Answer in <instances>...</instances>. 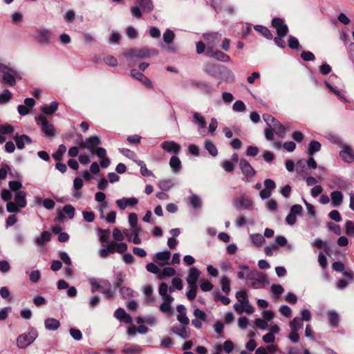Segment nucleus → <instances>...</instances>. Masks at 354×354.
<instances>
[{"label": "nucleus", "mask_w": 354, "mask_h": 354, "mask_svg": "<svg viewBox=\"0 0 354 354\" xmlns=\"http://www.w3.org/2000/svg\"><path fill=\"white\" fill-rule=\"evenodd\" d=\"M207 56L209 57L215 58L217 60H219L221 62L230 61V57L227 54H225L220 50H213L209 54H208Z\"/></svg>", "instance_id": "nucleus-32"}, {"label": "nucleus", "mask_w": 354, "mask_h": 354, "mask_svg": "<svg viewBox=\"0 0 354 354\" xmlns=\"http://www.w3.org/2000/svg\"><path fill=\"white\" fill-rule=\"evenodd\" d=\"M125 234L124 231L121 232L118 228L115 227L113 230V237L116 241H122L124 239Z\"/></svg>", "instance_id": "nucleus-54"}, {"label": "nucleus", "mask_w": 354, "mask_h": 354, "mask_svg": "<svg viewBox=\"0 0 354 354\" xmlns=\"http://www.w3.org/2000/svg\"><path fill=\"white\" fill-rule=\"evenodd\" d=\"M140 351V347L138 345H125L122 349V353L125 354H138Z\"/></svg>", "instance_id": "nucleus-36"}, {"label": "nucleus", "mask_w": 354, "mask_h": 354, "mask_svg": "<svg viewBox=\"0 0 354 354\" xmlns=\"http://www.w3.org/2000/svg\"><path fill=\"white\" fill-rule=\"evenodd\" d=\"M239 269L240 270L237 273L238 278L239 279H246L248 281L252 275V273L254 271V269L250 270L248 266H239Z\"/></svg>", "instance_id": "nucleus-27"}, {"label": "nucleus", "mask_w": 354, "mask_h": 354, "mask_svg": "<svg viewBox=\"0 0 354 354\" xmlns=\"http://www.w3.org/2000/svg\"><path fill=\"white\" fill-rule=\"evenodd\" d=\"M51 238V234L48 231H44L41 236L35 239V243L38 245L42 246L45 245L47 242L50 241Z\"/></svg>", "instance_id": "nucleus-34"}, {"label": "nucleus", "mask_w": 354, "mask_h": 354, "mask_svg": "<svg viewBox=\"0 0 354 354\" xmlns=\"http://www.w3.org/2000/svg\"><path fill=\"white\" fill-rule=\"evenodd\" d=\"M100 144L101 141L97 136H91L86 138L84 142L80 143V147L86 148L92 152L93 149H95V147L99 146Z\"/></svg>", "instance_id": "nucleus-16"}, {"label": "nucleus", "mask_w": 354, "mask_h": 354, "mask_svg": "<svg viewBox=\"0 0 354 354\" xmlns=\"http://www.w3.org/2000/svg\"><path fill=\"white\" fill-rule=\"evenodd\" d=\"M140 232V227H133L131 229L124 230V234H125L127 240L132 241L135 244H140L142 243V240L139 236Z\"/></svg>", "instance_id": "nucleus-13"}, {"label": "nucleus", "mask_w": 354, "mask_h": 354, "mask_svg": "<svg viewBox=\"0 0 354 354\" xmlns=\"http://www.w3.org/2000/svg\"><path fill=\"white\" fill-rule=\"evenodd\" d=\"M205 148L212 156H216L218 154L217 149L215 145L210 140H206L205 141Z\"/></svg>", "instance_id": "nucleus-40"}, {"label": "nucleus", "mask_w": 354, "mask_h": 354, "mask_svg": "<svg viewBox=\"0 0 354 354\" xmlns=\"http://www.w3.org/2000/svg\"><path fill=\"white\" fill-rule=\"evenodd\" d=\"M58 109V103L55 101L52 102L48 106H42L41 110L43 113L50 115Z\"/></svg>", "instance_id": "nucleus-35"}, {"label": "nucleus", "mask_w": 354, "mask_h": 354, "mask_svg": "<svg viewBox=\"0 0 354 354\" xmlns=\"http://www.w3.org/2000/svg\"><path fill=\"white\" fill-rule=\"evenodd\" d=\"M160 295L162 298H165L166 297H171V295L167 294L168 292V285L166 283H160L158 290Z\"/></svg>", "instance_id": "nucleus-58"}, {"label": "nucleus", "mask_w": 354, "mask_h": 354, "mask_svg": "<svg viewBox=\"0 0 354 354\" xmlns=\"http://www.w3.org/2000/svg\"><path fill=\"white\" fill-rule=\"evenodd\" d=\"M254 30L259 32L264 37L270 39L272 38V34L270 30H268L266 27L263 26H254Z\"/></svg>", "instance_id": "nucleus-39"}, {"label": "nucleus", "mask_w": 354, "mask_h": 354, "mask_svg": "<svg viewBox=\"0 0 354 354\" xmlns=\"http://www.w3.org/2000/svg\"><path fill=\"white\" fill-rule=\"evenodd\" d=\"M324 84L332 93H333L335 95H337L340 100H342V102H344L345 103L348 102V101L345 95L344 91L337 88L335 86H332L329 82H328L326 81L324 82Z\"/></svg>", "instance_id": "nucleus-23"}, {"label": "nucleus", "mask_w": 354, "mask_h": 354, "mask_svg": "<svg viewBox=\"0 0 354 354\" xmlns=\"http://www.w3.org/2000/svg\"><path fill=\"white\" fill-rule=\"evenodd\" d=\"M59 257L60 259L65 263L66 265L70 266L72 263L71 259L68 254L64 251H61L59 253Z\"/></svg>", "instance_id": "nucleus-62"}, {"label": "nucleus", "mask_w": 354, "mask_h": 354, "mask_svg": "<svg viewBox=\"0 0 354 354\" xmlns=\"http://www.w3.org/2000/svg\"><path fill=\"white\" fill-rule=\"evenodd\" d=\"M233 205L238 210L242 209H251L252 208V201L248 196L242 194L233 199Z\"/></svg>", "instance_id": "nucleus-11"}, {"label": "nucleus", "mask_w": 354, "mask_h": 354, "mask_svg": "<svg viewBox=\"0 0 354 354\" xmlns=\"http://www.w3.org/2000/svg\"><path fill=\"white\" fill-rule=\"evenodd\" d=\"M239 167L244 176L243 179L245 181H250L255 176V170L246 160L241 159L239 162Z\"/></svg>", "instance_id": "nucleus-12"}, {"label": "nucleus", "mask_w": 354, "mask_h": 354, "mask_svg": "<svg viewBox=\"0 0 354 354\" xmlns=\"http://www.w3.org/2000/svg\"><path fill=\"white\" fill-rule=\"evenodd\" d=\"M172 332L183 339H187L189 337L190 333L187 326H176L171 329Z\"/></svg>", "instance_id": "nucleus-26"}, {"label": "nucleus", "mask_w": 354, "mask_h": 354, "mask_svg": "<svg viewBox=\"0 0 354 354\" xmlns=\"http://www.w3.org/2000/svg\"><path fill=\"white\" fill-rule=\"evenodd\" d=\"M53 32L47 28H40L36 30L35 39L42 46H48L52 41Z\"/></svg>", "instance_id": "nucleus-7"}, {"label": "nucleus", "mask_w": 354, "mask_h": 354, "mask_svg": "<svg viewBox=\"0 0 354 354\" xmlns=\"http://www.w3.org/2000/svg\"><path fill=\"white\" fill-rule=\"evenodd\" d=\"M66 151V147L64 145H60L58 147L57 151L53 154V158L55 160H61L63 158L64 153Z\"/></svg>", "instance_id": "nucleus-47"}, {"label": "nucleus", "mask_w": 354, "mask_h": 354, "mask_svg": "<svg viewBox=\"0 0 354 354\" xmlns=\"http://www.w3.org/2000/svg\"><path fill=\"white\" fill-rule=\"evenodd\" d=\"M324 84L332 93H333L335 95H337L340 100H342V102H344L345 103L348 102V101L345 95L344 91L337 88L335 86H332L329 82H328L326 81L324 82Z\"/></svg>", "instance_id": "nucleus-24"}, {"label": "nucleus", "mask_w": 354, "mask_h": 354, "mask_svg": "<svg viewBox=\"0 0 354 354\" xmlns=\"http://www.w3.org/2000/svg\"><path fill=\"white\" fill-rule=\"evenodd\" d=\"M175 35L174 32L169 29H167L165 33L163 34V40L168 45L166 46H162L169 53H175L176 51V46H171V44L174 39Z\"/></svg>", "instance_id": "nucleus-15"}, {"label": "nucleus", "mask_w": 354, "mask_h": 354, "mask_svg": "<svg viewBox=\"0 0 354 354\" xmlns=\"http://www.w3.org/2000/svg\"><path fill=\"white\" fill-rule=\"evenodd\" d=\"M236 298L241 304L247 303L248 301V295L245 290H240L236 293Z\"/></svg>", "instance_id": "nucleus-52"}, {"label": "nucleus", "mask_w": 354, "mask_h": 354, "mask_svg": "<svg viewBox=\"0 0 354 354\" xmlns=\"http://www.w3.org/2000/svg\"><path fill=\"white\" fill-rule=\"evenodd\" d=\"M37 331L34 328H31L27 333L18 336L17 345L19 348H25L30 346L37 339Z\"/></svg>", "instance_id": "nucleus-3"}, {"label": "nucleus", "mask_w": 354, "mask_h": 354, "mask_svg": "<svg viewBox=\"0 0 354 354\" xmlns=\"http://www.w3.org/2000/svg\"><path fill=\"white\" fill-rule=\"evenodd\" d=\"M203 38L206 43V55H207L211 52L216 50V46L220 42L221 35L218 32H211L204 34Z\"/></svg>", "instance_id": "nucleus-5"}, {"label": "nucleus", "mask_w": 354, "mask_h": 354, "mask_svg": "<svg viewBox=\"0 0 354 354\" xmlns=\"http://www.w3.org/2000/svg\"><path fill=\"white\" fill-rule=\"evenodd\" d=\"M303 325V321L299 317H295L289 324L291 330L295 331H299Z\"/></svg>", "instance_id": "nucleus-41"}, {"label": "nucleus", "mask_w": 354, "mask_h": 354, "mask_svg": "<svg viewBox=\"0 0 354 354\" xmlns=\"http://www.w3.org/2000/svg\"><path fill=\"white\" fill-rule=\"evenodd\" d=\"M135 162L140 167V173L144 176H148L150 175V171L146 167L145 162L142 160H135Z\"/></svg>", "instance_id": "nucleus-59"}, {"label": "nucleus", "mask_w": 354, "mask_h": 354, "mask_svg": "<svg viewBox=\"0 0 354 354\" xmlns=\"http://www.w3.org/2000/svg\"><path fill=\"white\" fill-rule=\"evenodd\" d=\"M45 328L48 330H56L60 326L59 322L54 318H48L44 322Z\"/></svg>", "instance_id": "nucleus-33"}, {"label": "nucleus", "mask_w": 354, "mask_h": 354, "mask_svg": "<svg viewBox=\"0 0 354 354\" xmlns=\"http://www.w3.org/2000/svg\"><path fill=\"white\" fill-rule=\"evenodd\" d=\"M199 277V270L195 267L191 268L189 271V274L187 277V282L188 283V286L197 287V281Z\"/></svg>", "instance_id": "nucleus-17"}, {"label": "nucleus", "mask_w": 354, "mask_h": 354, "mask_svg": "<svg viewBox=\"0 0 354 354\" xmlns=\"http://www.w3.org/2000/svg\"><path fill=\"white\" fill-rule=\"evenodd\" d=\"M109 230L99 229L98 233L100 236V241L102 243H107L109 241L108 234H109Z\"/></svg>", "instance_id": "nucleus-57"}, {"label": "nucleus", "mask_w": 354, "mask_h": 354, "mask_svg": "<svg viewBox=\"0 0 354 354\" xmlns=\"http://www.w3.org/2000/svg\"><path fill=\"white\" fill-rule=\"evenodd\" d=\"M117 205L121 209H124L128 206H135L138 204V201L136 198H122L115 201Z\"/></svg>", "instance_id": "nucleus-19"}, {"label": "nucleus", "mask_w": 354, "mask_h": 354, "mask_svg": "<svg viewBox=\"0 0 354 354\" xmlns=\"http://www.w3.org/2000/svg\"><path fill=\"white\" fill-rule=\"evenodd\" d=\"M333 183L334 184V185H330L329 187L330 189H334V188H338V189H344L346 188L347 187V183L346 182L341 178H335L333 180Z\"/></svg>", "instance_id": "nucleus-42"}, {"label": "nucleus", "mask_w": 354, "mask_h": 354, "mask_svg": "<svg viewBox=\"0 0 354 354\" xmlns=\"http://www.w3.org/2000/svg\"><path fill=\"white\" fill-rule=\"evenodd\" d=\"M328 322L330 326L337 327L339 322V315L335 310H328L327 312Z\"/></svg>", "instance_id": "nucleus-30"}, {"label": "nucleus", "mask_w": 354, "mask_h": 354, "mask_svg": "<svg viewBox=\"0 0 354 354\" xmlns=\"http://www.w3.org/2000/svg\"><path fill=\"white\" fill-rule=\"evenodd\" d=\"M176 274V270L174 268L171 267H166L162 270H160L158 278L159 279H162L166 277H173Z\"/></svg>", "instance_id": "nucleus-37"}, {"label": "nucleus", "mask_w": 354, "mask_h": 354, "mask_svg": "<svg viewBox=\"0 0 354 354\" xmlns=\"http://www.w3.org/2000/svg\"><path fill=\"white\" fill-rule=\"evenodd\" d=\"M204 71L207 73L214 76L216 73V66L214 64H207L204 67Z\"/></svg>", "instance_id": "nucleus-61"}, {"label": "nucleus", "mask_w": 354, "mask_h": 354, "mask_svg": "<svg viewBox=\"0 0 354 354\" xmlns=\"http://www.w3.org/2000/svg\"><path fill=\"white\" fill-rule=\"evenodd\" d=\"M158 54V51L156 49L148 48H142L140 49H131L125 53L126 57L136 58H147L155 56Z\"/></svg>", "instance_id": "nucleus-6"}, {"label": "nucleus", "mask_w": 354, "mask_h": 354, "mask_svg": "<svg viewBox=\"0 0 354 354\" xmlns=\"http://www.w3.org/2000/svg\"><path fill=\"white\" fill-rule=\"evenodd\" d=\"M169 165L174 171H178L181 168V162L176 156H171L169 161Z\"/></svg>", "instance_id": "nucleus-46"}, {"label": "nucleus", "mask_w": 354, "mask_h": 354, "mask_svg": "<svg viewBox=\"0 0 354 354\" xmlns=\"http://www.w3.org/2000/svg\"><path fill=\"white\" fill-rule=\"evenodd\" d=\"M252 242L257 247H261L265 243L266 240L261 234H253L250 235Z\"/></svg>", "instance_id": "nucleus-38"}, {"label": "nucleus", "mask_w": 354, "mask_h": 354, "mask_svg": "<svg viewBox=\"0 0 354 354\" xmlns=\"http://www.w3.org/2000/svg\"><path fill=\"white\" fill-rule=\"evenodd\" d=\"M171 252L169 251L160 252L156 254L154 261L160 266L168 264Z\"/></svg>", "instance_id": "nucleus-22"}, {"label": "nucleus", "mask_w": 354, "mask_h": 354, "mask_svg": "<svg viewBox=\"0 0 354 354\" xmlns=\"http://www.w3.org/2000/svg\"><path fill=\"white\" fill-rule=\"evenodd\" d=\"M26 193L24 191H18L15 193V201L18 207L24 208L26 206Z\"/></svg>", "instance_id": "nucleus-28"}, {"label": "nucleus", "mask_w": 354, "mask_h": 354, "mask_svg": "<svg viewBox=\"0 0 354 354\" xmlns=\"http://www.w3.org/2000/svg\"><path fill=\"white\" fill-rule=\"evenodd\" d=\"M17 147L19 149L24 148L26 144H30L32 142L31 139L26 135H21L20 136H16L14 137Z\"/></svg>", "instance_id": "nucleus-29"}, {"label": "nucleus", "mask_w": 354, "mask_h": 354, "mask_svg": "<svg viewBox=\"0 0 354 354\" xmlns=\"http://www.w3.org/2000/svg\"><path fill=\"white\" fill-rule=\"evenodd\" d=\"M332 205L339 207L343 201V194L339 191H334L330 194Z\"/></svg>", "instance_id": "nucleus-31"}, {"label": "nucleus", "mask_w": 354, "mask_h": 354, "mask_svg": "<svg viewBox=\"0 0 354 354\" xmlns=\"http://www.w3.org/2000/svg\"><path fill=\"white\" fill-rule=\"evenodd\" d=\"M146 268L148 272H151L153 274H158V276L159 275V274L160 272V270L159 269L158 266H156L153 263H148L146 266Z\"/></svg>", "instance_id": "nucleus-63"}, {"label": "nucleus", "mask_w": 354, "mask_h": 354, "mask_svg": "<svg viewBox=\"0 0 354 354\" xmlns=\"http://www.w3.org/2000/svg\"><path fill=\"white\" fill-rule=\"evenodd\" d=\"M335 142L339 143L342 146V150L339 151V156L344 162L351 163L354 161V151L353 149L348 145L342 144L341 140L336 138Z\"/></svg>", "instance_id": "nucleus-10"}, {"label": "nucleus", "mask_w": 354, "mask_h": 354, "mask_svg": "<svg viewBox=\"0 0 354 354\" xmlns=\"http://www.w3.org/2000/svg\"><path fill=\"white\" fill-rule=\"evenodd\" d=\"M174 185V183L171 180H161L158 183V187L162 191H167L170 189L172 186Z\"/></svg>", "instance_id": "nucleus-55"}, {"label": "nucleus", "mask_w": 354, "mask_h": 354, "mask_svg": "<svg viewBox=\"0 0 354 354\" xmlns=\"http://www.w3.org/2000/svg\"><path fill=\"white\" fill-rule=\"evenodd\" d=\"M162 303L160 306V310L163 313H167L169 315H172L174 313V310L171 307V304L174 301L173 297H166L165 298H162Z\"/></svg>", "instance_id": "nucleus-20"}, {"label": "nucleus", "mask_w": 354, "mask_h": 354, "mask_svg": "<svg viewBox=\"0 0 354 354\" xmlns=\"http://www.w3.org/2000/svg\"><path fill=\"white\" fill-rule=\"evenodd\" d=\"M271 291L276 297H279L283 292L284 289L282 286L279 284H273L271 286Z\"/></svg>", "instance_id": "nucleus-56"}, {"label": "nucleus", "mask_w": 354, "mask_h": 354, "mask_svg": "<svg viewBox=\"0 0 354 354\" xmlns=\"http://www.w3.org/2000/svg\"><path fill=\"white\" fill-rule=\"evenodd\" d=\"M11 92L8 89H5L3 93L0 94V104L8 102L11 99Z\"/></svg>", "instance_id": "nucleus-50"}, {"label": "nucleus", "mask_w": 354, "mask_h": 354, "mask_svg": "<svg viewBox=\"0 0 354 354\" xmlns=\"http://www.w3.org/2000/svg\"><path fill=\"white\" fill-rule=\"evenodd\" d=\"M272 25L275 28L277 35L280 37H284L288 31V28L283 21L280 18H274L272 21Z\"/></svg>", "instance_id": "nucleus-14"}, {"label": "nucleus", "mask_w": 354, "mask_h": 354, "mask_svg": "<svg viewBox=\"0 0 354 354\" xmlns=\"http://www.w3.org/2000/svg\"><path fill=\"white\" fill-rule=\"evenodd\" d=\"M193 118L194 122L198 124L199 128L203 129L206 127V120L200 113L196 112L194 113Z\"/></svg>", "instance_id": "nucleus-43"}, {"label": "nucleus", "mask_w": 354, "mask_h": 354, "mask_svg": "<svg viewBox=\"0 0 354 354\" xmlns=\"http://www.w3.org/2000/svg\"><path fill=\"white\" fill-rule=\"evenodd\" d=\"M104 62L108 66H113V67L116 66L118 64L117 59L112 55L106 56L104 58Z\"/></svg>", "instance_id": "nucleus-60"}, {"label": "nucleus", "mask_w": 354, "mask_h": 354, "mask_svg": "<svg viewBox=\"0 0 354 354\" xmlns=\"http://www.w3.org/2000/svg\"><path fill=\"white\" fill-rule=\"evenodd\" d=\"M131 75L133 78L140 81L141 83H142L147 87H148V88L152 87V83H151V80L147 77H146L143 73L138 71L137 70L132 69L131 71Z\"/></svg>", "instance_id": "nucleus-18"}, {"label": "nucleus", "mask_w": 354, "mask_h": 354, "mask_svg": "<svg viewBox=\"0 0 354 354\" xmlns=\"http://www.w3.org/2000/svg\"><path fill=\"white\" fill-rule=\"evenodd\" d=\"M222 290L228 294L230 292V280L227 277H223L221 281Z\"/></svg>", "instance_id": "nucleus-49"}, {"label": "nucleus", "mask_w": 354, "mask_h": 354, "mask_svg": "<svg viewBox=\"0 0 354 354\" xmlns=\"http://www.w3.org/2000/svg\"><path fill=\"white\" fill-rule=\"evenodd\" d=\"M88 283L91 286V291L93 292H95V291L98 290H102L101 288V283H103L104 281H99L96 279L91 278L88 279Z\"/></svg>", "instance_id": "nucleus-48"}, {"label": "nucleus", "mask_w": 354, "mask_h": 354, "mask_svg": "<svg viewBox=\"0 0 354 354\" xmlns=\"http://www.w3.org/2000/svg\"><path fill=\"white\" fill-rule=\"evenodd\" d=\"M269 283L267 276L257 270H254L248 279V285L254 289L263 288Z\"/></svg>", "instance_id": "nucleus-2"}, {"label": "nucleus", "mask_w": 354, "mask_h": 354, "mask_svg": "<svg viewBox=\"0 0 354 354\" xmlns=\"http://www.w3.org/2000/svg\"><path fill=\"white\" fill-rule=\"evenodd\" d=\"M232 109L236 112H243L245 111L246 106L243 101L237 100L234 103Z\"/></svg>", "instance_id": "nucleus-53"}, {"label": "nucleus", "mask_w": 354, "mask_h": 354, "mask_svg": "<svg viewBox=\"0 0 354 354\" xmlns=\"http://www.w3.org/2000/svg\"><path fill=\"white\" fill-rule=\"evenodd\" d=\"M119 151L124 155V156L127 157L129 159L133 160L134 162L136 160V154L133 151H131L130 149L122 148L119 149Z\"/></svg>", "instance_id": "nucleus-51"}, {"label": "nucleus", "mask_w": 354, "mask_h": 354, "mask_svg": "<svg viewBox=\"0 0 354 354\" xmlns=\"http://www.w3.org/2000/svg\"><path fill=\"white\" fill-rule=\"evenodd\" d=\"M346 233L349 236L354 235V223L351 221L346 222Z\"/></svg>", "instance_id": "nucleus-64"}, {"label": "nucleus", "mask_w": 354, "mask_h": 354, "mask_svg": "<svg viewBox=\"0 0 354 354\" xmlns=\"http://www.w3.org/2000/svg\"><path fill=\"white\" fill-rule=\"evenodd\" d=\"M321 149V144L315 140H313L309 144L308 148V153L310 156L313 155L315 153L319 151Z\"/></svg>", "instance_id": "nucleus-45"}, {"label": "nucleus", "mask_w": 354, "mask_h": 354, "mask_svg": "<svg viewBox=\"0 0 354 354\" xmlns=\"http://www.w3.org/2000/svg\"><path fill=\"white\" fill-rule=\"evenodd\" d=\"M138 5L133 6L131 8L132 16L137 19H140L143 13H151L154 8L152 0H136Z\"/></svg>", "instance_id": "nucleus-1"}, {"label": "nucleus", "mask_w": 354, "mask_h": 354, "mask_svg": "<svg viewBox=\"0 0 354 354\" xmlns=\"http://www.w3.org/2000/svg\"><path fill=\"white\" fill-rule=\"evenodd\" d=\"M114 316L116 319L125 324H131L132 322L131 317L126 313L123 308H118L114 313Z\"/></svg>", "instance_id": "nucleus-25"}, {"label": "nucleus", "mask_w": 354, "mask_h": 354, "mask_svg": "<svg viewBox=\"0 0 354 354\" xmlns=\"http://www.w3.org/2000/svg\"><path fill=\"white\" fill-rule=\"evenodd\" d=\"M189 200L190 204L192 205V207L194 209H197L201 208L202 201L198 196H197L196 194H192L189 197Z\"/></svg>", "instance_id": "nucleus-44"}, {"label": "nucleus", "mask_w": 354, "mask_h": 354, "mask_svg": "<svg viewBox=\"0 0 354 354\" xmlns=\"http://www.w3.org/2000/svg\"><path fill=\"white\" fill-rule=\"evenodd\" d=\"M161 147L169 153H178L180 149V146L174 141H165L161 144Z\"/></svg>", "instance_id": "nucleus-21"}, {"label": "nucleus", "mask_w": 354, "mask_h": 354, "mask_svg": "<svg viewBox=\"0 0 354 354\" xmlns=\"http://www.w3.org/2000/svg\"><path fill=\"white\" fill-rule=\"evenodd\" d=\"M0 72L2 74V80L5 84L10 86L16 84V77L18 75L16 70L5 65H0Z\"/></svg>", "instance_id": "nucleus-4"}, {"label": "nucleus", "mask_w": 354, "mask_h": 354, "mask_svg": "<svg viewBox=\"0 0 354 354\" xmlns=\"http://www.w3.org/2000/svg\"><path fill=\"white\" fill-rule=\"evenodd\" d=\"M37 124L40 126L41 129L46 136L53 137L55 136V130L53 125L49 123L44 115H39L36 118Z\"/></svg>", "instance_id": "nucleus-9"}, {"label": "nucleus", "mask_w": 354, "mask_h": 354, "mask_svg": "<svg viewBox=\"0 0 354 354\" xmlns=\"http://www.w3.org/2000/svg\"><path fill=\"white\" fill-rule=\"evenodd\" d=\"M263 119L268 127H270L274 132L281 137L286 133V129L278 120L270 115H263Z\"/></svg>", "instance_id": "nucleus-8"}]
</instances>
